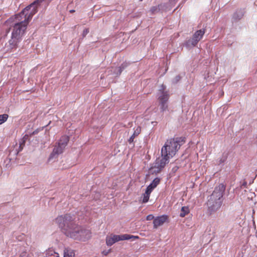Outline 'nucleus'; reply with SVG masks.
I'll return each mask as SVG.
<instances>
[{
    "mask_svg": "<svg viewBox=\"0 0 257 257\" xmlns=\"http://www.w3.org/2000/svg\"><path fill=\"white\" fill-rule=\"evenodd\" d=\"M74 217L70 214L58 216L56 223L61 228L65 234L74 239L85 241L91 237V232L88 229H83L76 225L74 222Z\"/></svg>",
    "mask_w": 257,
    "mask_h": 257,
    "instance_id": "f257e3e1",
    "label": "nucleus"
},
{
    "mask_svg": "<svg viewBox=\"0 0 257 257\" xmlns=\"http://www.w3.org/2000/svg\"><path fill=\"white\" fill-rule=\"evenodd\" d=\"M35 15V10L31 14L24 12V9L14 17L10 19L12 22V35L15 38H21L27 29V25Z\"/></svg>",
    "mask_w": 257,
    "mask_h": 257,
    "instance_id": "f03ea898",
    "label": "nucleus"
},
{
    "mask_svg": "<svg viewBox=\"0 0 257 257\" xmlns=\"http://www.w3.org/2000/svg\"><path fill=\"white\" fill-rule=\"evenodd\" d=\"M225 189V186L220 184L215 188L212 193L208 197L206 205L207 212L210 215L215 214L221 208Z\"/></svg>",
    "mask_w": 257,
    "mask_h": 257,
    "instance_id": "7ed1b4c3",
    "label": "nucleus"
},
{
    "mask_svg": "<svg viewBox=\"0 0 257 257\" xmlns=\"http://www.w3.org/2000/svg\"><path fill=\"white\" fill-rule=\"evenodd\" d=\"M184 142V139L182 137L168 139L162 148L161 154L172 158Z\"/></svg>",
    "mask_w": 257,
    "mask_h": 257,
    "instance_id": "20e7f679",
    "label": "nucleus"
},
{
    "mask_svg": "<svg viewBox=\"0 0 257 257\" xmlns=\"http://www.w3.org/2000/svg\"><path fill=\"white\" fill-rule=\"evenodd\" d=\"M166 89V86L162 84L158 93V99L162 112L167 110L168 108V101L169 98V94Z\"/></svg>",
    "mask_w": 257,
    "mask_h": 257,
    "instance_id": "39448f33",
    "label": "nucleus"
},
{
    "mask_svg": "<svg viewBox=\"0 0 257 257\" xmlns=\"http://www.w3.org/2000/svg\"><path fill=\"white\" fill-rule=\"evenodd\" d=\"M139 237L137 236H134L127 234H124L121 235H116L114 234H111L109 235H107L106 237V244L107 246H111L114 243L124 240H129L132 238H138Z\"/></svg>",
    "mask_w": 257,
    "mask_h": 257,
    "instance_id": "423d86ee",
    "label": "nucleus"
},
{
    "mask_svg": "<svg viewBox=\"0 0 257 257\" xmlns=\"http://www.w3.org/2000/svg\"><path fill=\"white\" fill-rule=\"evenodd\" d=\"M69 141V138L66 136H62L57 145H55L53 152L51 154L49 159L56 157L58 155L63 153Z\"/></svg>",
    "mask_w": 257,
    "mask_h": 257,
    "instance_id": "0eeeda50",
    "label": "nucleus"
},
{
    "mask_svg": "<svg viewBox=\"0 0 257 257\" xmlns=\"http://www.w3.org/2000/svg\"><path fill=\"white\" fill-rule=\"evenodd\" d=\"M171 158L168 156H165L164 154H161V157L156 159L154 163V168L158 169V172L161 171L167 164H168Z\"/></svg>",
    "mask_w": 257,
    "mask_h": 257,
    "instance_id": "6e6552de",
    "label": "nucleus"
},
{
    "mask_svg": "<svg viewBox=\"0 0 257 257\" xmlns=\"http://www.w3.org/2000/svg\"><path fill=\"white\" fill-rule=\"evenodd\" d=\"M205 34L204 30H200L197 31L193 36L191 39L189 40L186 43L188 46H195L198 42L202 39L203 36Z\"/></svg>",
    "mask_w": 257,
    "mask_h": 257,
    "instance_id": "1a4fd4ad",
    "label": "nucleus"
},
{
    "mask_svg": "<svg viewBox=\"0 0 257 257\" xmlns=\"http://www.w3.org/2000/svg\"><path fill=\"white\" fill-rule=\"evenodd\" d=\"M45 0H36L29 6L24 9V12L30 13V14L35 10V14L37 12V6Z\"/></svg>",
    "mask_w": 257,
    "mask_h": 257,
    "instance_id": "9d476101",
    "label": "nucleus"
},
{
    "mask_svg": "<svg viewBox=\"0 0 257 257\" xmlns=\"http://www.w3.org/2000/svg\"><path fill=\"white\" fill-rule=\"evenodd\" d=\"M168 219V216L163 215L155 218L153 221L154 228H157L162 225Z\"/></svg>",
    "mask_w": 257,
    "mask_h": 257,
    "instance_id": "9b49d317",
    "label": "nucleus"
},
{
    "mask_svg": "<svg viewBox=\"0 0 257 257\" xmlns=\"http://www.w3.org/2000/svg\"><path fill=\"white\" fill-rule=\"evenodd\" d=\"M160 179L158 178H156L147 187L146 191L151 193L154 188L160 183Z\"/></svg>",
    "mask_w": 257,
    "mask_h": 257,
    "instance_id": "f8f14e48",
    "label": "nucleus"
},
{
    "mask_svg": "<svg viewBox=\"0 0 257 257\" xmlns=\"http://www.w3.org/2000/svg\"><path fill=\"white\" fill-rule=\"evenodd\" d=\"M20 39H21L19 38H15L12 35L11 39L9 41V44L10 45L11 48L13 49L17 47L18 43L19 42Z\"/></svg>",
    "mask_w": 257,
    "mask_h": 257,
    "instance_id": "ddd939ff",
    "label": "nucleus"
},
{
    "mask_svg": "<svg viewBox=\"0 0 257 257\" xmlns=\"http://www.w3.org/2000/svg\"><path fill=\"white\" fill-rule=\"evenodd\" d=\"M244 12L242 10L237 11L233 16V19L235 21H237L241 19L243 16Z\"/></svg>",
    "mask_w": 257,
    "mask_h": 257,
    "instance_id": "4468645a",
    "label": "nucleus"
},
{
    "mask_svg": "<svg viewBox=\"0 0 257 257\" xmlns=\"http://www.w3.org/2000/svg\"><path fill=\"white\" fill-rule=\"evenodd\" d=\"M190 212V209L188 206L182 207L180 211V216L184 217Z\"/></svg>",
    "mask_w": 257,
    "mask_h": 257,
    "instance_id": "2eb2a0df",
    "label": "nucleus"
},
{
    "mask_svg": "<svg viewBox=\"0 0 257 257\" xmlns=\"http://www.w3.org/2000/svg\"><path fill=\"white\" fill-rule=\"evenodd\" d=\"M46 257H59V256L58 253L53 249H49L46 252Z\"/></svg>",
    "mask_w": 257,
    "mask_h": 257,
    "instance_id": "dca6fc26",
    "label": "nucleus"
},
{
    "mask_svg": "<svg viewBox=\"0 0 257 257\" xmlns=\"http://www.w3.org/2000/svg\"><path fill=\"white\" fill-rule=\"evenodd\" d=\"M141 131V128L138 127L137 130L134 132V134L132 135V136L128 140V142L131 143L134 141V138L137 136Z\"/></svg>",
    "mask_w": 257,
    "mask_h": 257,
    "instance_id": "f3484780",
    "label": "nucleus"
},
{
    "mask_svg": "<svg viewBox=\"0 0 257 257\" xmlns=\"http://www.w3.org/2000/svg\"><path fill=\"white\" fill-rule=\"evenodd\" d=\"M74 252L72 250L66 249L64 250L63 257H74Z\"/></svg>",
    "mask_w": 257,
    "mask_h": 257,
    "instance_id": "a211bd4d",
    "label": "nucleus"
},
{
    "mask_svg": "<svg viewBox=\"0 0 257 257\" xmlns=\"http://www.w3.org/2000/svg\"><path fill=\"white\" fill-rule=\"evenodd\" d=\"M150 194L151 193L147 192V191L146 190L145 193L143 194V198L142 200L143 203H145L149 201Z\"/></svg>",
    "mask_w": 257,
    "mask_h": 257,
    "instance_id": "6ab92c4d",
    "label": "nucleus"
},
{
    "mask_svg": "<svg viewBox=\"0 0 257 257\" xmlns=\"http://www.w3.org/2000/svg\"><path fill=\"white\" fill-rule=\"evenodd\" d=\"M226 159H227V156L226 155H222V156L221 157H220V158H219L217 160V164L218 165H220V164L223 163L226 161Z\"/></svg>",
    "mask_w": 257,
    "mask_h": 257,
    "instance_id": "aec40b11",
    "label": "nucleus"
},
{
    "mask_svg": "<svg viewBox=\"0 0 257 257\" xmlns=\"http://www.w3.org/2000/svg\"><path fill=\"white\" fill-rule=\"evenodd\" d=\"M8 118V115L7 114H4L0 115V124L5 122Z\"/></svg>",
    "mask_w": 257,
    "mask_h": 257,
    "instance_id": "412c9836",
    "label": "nucleus"
},
{
    "mask_svg": "<svg viewBox=\"0 0 257 257\" xmlns=\"http://www.w3.org/2000/svg\"><path fill=\"white\" fill-rule=\"evenodd\" d=\"M159 10V9H158V7H153L150 9V12H151L152 14H155V13H157V12H158Z\"/></svg>",
    "mask_w": 257,
    "mask_h": 257,
    "instance_id": "4be33fe9",
    "label": "nucleus"
},
{
    "mask_svg": "<svg viewBox=\"0 0 257 257\" xmlns=\"http://www.w3.org/2000/svg\"><path fill=\"white\" fill-rule=\"evenodd\" d=\"M20 257H29V255L27 252L24 251L21 253Z\"/></svg>",
    "mask_w": 257,
    "mask_h": 257,
    "instance_id": "5701e85b",
    "label": "nucleus"
},
{
    "mask_svg": "<svg viewBox=\"0 0 257 257\" xmlns=\"http://www.w3.org/2000/svg\"><path fill=\"white\" fill-rule=\"evenodd\" d=\"M154 218V217L152 214H149L147 216L146 219L147 220H151L153 219Z\"/></svg>",
    "mask_w": 257,
    "mask_h": 257,
    "instance_id": "b1692460",
    "label": "nucleus"
},
{
    "mask_svg": "<svg viewBox=\"0 0 257 257\" xmlns=\"http://www.w3.org/2000/svg\"><path fill=\"white\" fill-rule=\"evenodd\" d=\"M25 141H22V140L20 141V148L22 150L23 149V146L25 145Z\"/></svg>",
    "mask_w": 257,
    "mask_h": 257,
    "instance_id": "393cba45",
    "label": "nucleus"
},
{
    "mask_svg": "<svg viewBox=\"0 0 257 257\" xmlns=\"http://www.w3.org/2000/svg\"><path fill=\"white\" fill-rule=\"evenodd\" d=\"M115 70L117 71L116 74L119 75L122 71V69L121 67L116 68Z\"/></svg>",
    "mask_w": 257,
    "mask_h": 257,
    "instance_id": "a878e982",
    "label": "nucleus"
},
{
    "mask_svg": "<svg viewBox=\"0 0 257 257\" xmlns=\"http://www.w3.org/2000/svg\"><path fill=\"white\" fill-rule=\"evenodd\" d=\"M89 33V30L88 29H85L83 30L82 35L83 37H85L88 33Z\"/></svg>",
    "mask_w": 257,
    "mask_h": 257,
    "instance_id": "bb28decb",
    "label": "nucleus"
},
{
    "mask_svg": "<svg viewBox=\"0 0 257 257\" xmlns=\"http://www.w3.org/2000/svg\"><path fill=\"white\" fill-rule=\"evenodd\" d=\"M110 251V250H104L102 252V253L105 255H107Z\"/></svg>",
    "mask_w": 257,
    "mask_h": 257,
    "instance_id": "cd10ccee",
    "label": "nucleus"
},
{
    "mask_svg": "<svg viewBox=\"0 0 257 257\" xmlns=\"http://www.w3.org/2000/svg\"><path fill=\"white\" fill-rule=\"evenodd\" d=\"M180 79V77L179 76H177L175 78V80H174V82L176 83L178 81H179Z\"/></svg>",
    "mask_w": 257,
    "mask_h": 257,
    "instance_id": "c85d7f7f",
    "label": "nucleus"
},
{
    "mask_svg": "<svg viewBox=\"0 0 257 257\" xmlns=\"http://www.w3.org/2000/svg\"><path fill=\"white\" fill-rule=\"evenodd\" d=\"M27 138H28V137L27 136H25V137H23V138L22 139V140L25 141V142H26Z\"/></svg>",
    "mask_w": 257,
    "mask_h": 257,
    "instance_id": "c756f323",
    "label": "nucleus"
},
{
    "mask_svg": "<svg viewBox=\"0 0 257 257\" xmlns=\"http://www.w3.org/2000/svg\"><path fill=\"white\" fill-rule=\"evenodd\" d=\"M250 197L252 198L253 196H255L254 193L250 192Z\"/></svg>",
    "mask_w": 257,
    "mask_h": 257,
    "instance_id": "7c9ffc66",
    "label": "nucleus"
},
{
    "mask_svg": "<svg viewBox=\"0 0 257 257\" xmlns=\"http://www.w3.org/2000/svg\"><path fill=\"white\" fill-rule=\"evenodd\" d=\"M38 133V130H36V131H34V132H33V134H34H34H37Z\"/></svg>",
    "mask_w": 257,
    "mask_h": 257,
    "instance_id": "2f4dec72",
    "label": "nucleus"
},
{
    "mask_svg": "<svg viewBox=\"0 0 257 257\" xmlns=\"http://www.w3.org/2000/svg\"><path fill=\"white\" fill-rule=\"evenodd\" d=\"M242 185L245 186L246 185V182L243 183Z\"/></svg>",
    "mask_w": 257,
    "mask_h": 257,
    "instance_id": "473e14b6",
    "label": "nucleus"
},
{
    "mask_svg": "<svg viewBox=\"0 0 257 257\" xmlns=\"http://www.w3.org/2000/svg\"><path fill=\"white\" fill-rule=\"evenodd\" d=\"M121 66H122V68H123H123H124V67L125 66H124V64H122V65H121Z\"/></svg>",
    "mask_w": 257,
    "mask_h": 257,
    "instance_id": "72a5a7b5",
    "label": "nucleus"
}]
</instances>
